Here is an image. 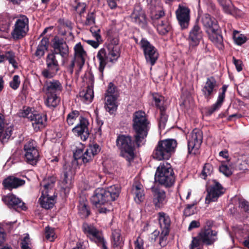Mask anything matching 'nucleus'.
<instances>
[{
    "label": "nucleus",
    "mask_w": 249,
    "mask_h": 249,
    "mask_svg": "<svg viewBox=\"0 0 249 249\" xmlns=\"http://www.w3.org/2000/svg\"><path fill=\"white\" fill-rule=\"evenodd\" d=\"M120 187L118 185H112L107 188L96 189L91 197V201L97 208L100 213H106L109 210L105 207H101L110 201H114L118 197Z\"/></svg>",
    "instance_id": "nucleus-1"
},
{
    "label": "nucleus",
    "mask_w": 249,
    "mask_h": 249,
    "mask_svg": "<svg viewBox=\"0 0 249 249\" xmlns=\"http://www.w3.org/2000/svg\"><path fill=\"white\" fill-rule=\"evenodd\" d=\"M121 48L118 39H113L106 48L101 49L96 57L99 62V71L101 78L103 76L104 69L108 63H115L120 56Z\"/></svg>",
    "instance_id": "nucleus-2"
},
{
    "label": "nucleus",
    "mask_w": 249,
    "mask_h": 249,
    "mask_svg": "<svg viewBox=\"0 0 249 249\" xmlns=\"http://www.w3.org/2000/svg\"><path fill=\"white\" fill-rule=\"evenodd\" d=\"M133 127L135 131L134 138L138 146L144 144L145 138L150 128V123L144 112L136 111L133 114Z\"/></svg>",
    "instance_id": "nucleus-3"
},
{
    "label": "nucleus",
    "mask_w": 249,
    "mask_h": 249,
    "mask_svg": "<svg viewBox=\"0 0 249 249\" xmlns=\"http://www.w3.org/2000/svg\"><path fill=\"white\" fill-rule=\"evenodd\" d=\"M202 24L210 40L219 49L223 47V36L217 20L208 14H204L201 17Z\"/></svg>",
    "instance_id": "nucleus-4"
},
{
    "label": "nucleus",
    "mask_w": 249,
    "mask_h": 249,
    "mask_svg": "<svg viewBox=\"0 0 249 249\" xmlns=\"http://www.w3.org/2000/svg\"><path fill=\"white\" fill-rule=\"evenodd\" d=\"M155 180L166 187H170L174 184L175 177L170 164L165 162L160 164L155 173Z\"/></svg>",
    "instance_id": "nucleus-5"
},
{
    "label": "nucleus",
    "mask_w": 249,
    "mask_h": 249,
    "mask_svg": "<svg viewBox=\"0 0 249 249\" xmlns=\"http://www.w3.org/2000/svg\"><path fill=\"white\" fill-rule=\"evenodd\" d=\"M177 143L174 139H166L158 142L153 153L154 159L161 160H168L174 152Z\"/></svg>",
    "instance_id": "nucleus-6"
},
{
    "label": "nucleus",
    "mask_w": 249,
    "mask_h": 249,
    "mask_svg": "<svg viewBox=\"0 0 249 249\" xmlns=\"http://www.w3.org/2000/svg\"><path fill=\"white\" fill-rule=\"evenodd\" d=\"M217 232L211 229H203L193 239L190 249H201L202 244L211 245L217 239Z\"/></svg>",
    "instance_id": "nucleus-7"
},
{
    "label": "nucleus",
    "mask_w": 249,
    "mask_h": 249,
    "mask_svg": "<svg viewBox=\"0 0 249 249\" xmlns=\"http://www.w3.org/2000/svg\"><path fill=\"white\" fill-rule=\"evenodd\" d=\"M116 146L121 151V155L130 161L134 158L133 143L129 136L121 135L116 139Z\"/></svg>",
    "instance_id": "nucleus-8"
},
{
    "label": "nucleus",
    "mask_w": 249,
    "mask_h": 249,
    "mask_svg": "<svg viewBox=\"0 0 249 249\" xmlns=\"http://www.w3.org/2000/svg\"><path fill=\"white\" fill-rule=\"evenodd\" d=\"M28 30V18L25 16H21L17 19L11 36L14 40L20 39L26 35Z\"/></svg>",
    "instance_id": "nucleus-9"
},
{
    "label": "nucleus",
    "mask_w": 249,
    "mask_h": 249,
    "mask_svg": "<svg viewBox=\"0 0 249 249\" xmlns=\"http://www.w3.org/2000/svg\"><path fill=\"white\" fill-rule=\"evenodd\" d=\"M24 152L25 161L32 165H36L39 158L36 142L33 140L28 141L24 146Z\"/></svg>",
    "instance_id": "nucleus-10"
},
{
    "label": "nucleus",
    "mask_w": 249,
    "mask_h": 249,
    "mask_svg": "<svg viewBox=\"0 0 249 249\" xmlns=\"http://www.w3.org/2000/svg\"><path fill=\"white\" fill-rule=\"evenodd\" d=\"M140 45L143 52L146 62L153 66L159 57V53L157 49L145 38L141 39Z\"/></svg>",
    "instance_id": "nucleus-11"
},
{
    "label": "nucleus",
    "mask_w": 249,
    "mask_h": 249,
    "mask_svg": "<svg viewBox=\"0 0 249 249\" xmlns=\"http://www.w3.org/2000/svg\"><path fill=\"white\" fill-rule=\"evenodd\" d=\"M83 231L91 240L95 242L101 249H108L107 242L103 237L102 233L94 226L84 224Z\"/></svg>",
    "instance_id": "nucleus-12"
},
{
    "label": "nucleus",
    "mask_w": 249,
    "mask_h": 249,
    "mask_svg": "<svg viewBox=\"0 0 249 249\" xmlns=\"http://www.w3.org/2000/svg\"><path fill=\"white\" fill-rule=\"evenodd\" d=\"M202 131L198 129H195L188 137V150L189 154H196L202 142Z\"/></svg>",
    "instance_id": "nucleus-13"
},
{
    "label": "nucleus",
    "mask_w": 249,
    "mask_h": 249,
    "mask_svg": "<svg viewBox=\"0 0 249 249\" xmlns=\"http://www.w3.org/2000/svg\"><path fill=\"white\" fill-rule=\"evenodd\" d=\"M205 202L209 204L211 202L217 201L218 198L224 193L225 190L219 182L216 180H213L208 187Z\"/></svg>",
    "instance_id": "nucleus-14"
},
{
    "label": "nucleus",
    "mask_w": 249,
    "mask_h": 249,
    "mask_svg": "<svg viewBox=\"0 0 249 249\" xmlns=\"http://www.w3.org/2000/svg\"><path fill=\"white\" fill-rule=\"evenodd\" d=\"M190 9L182 4H179L176 11L177 20L182 29H186L189 26L190 20Z\"/></svg>",
    "instance_id": "nucleus-15"
},
{
    "label": "nucleus",
    "mask_w": 249,
    "mask_h": 249,
    "mask_svg": "<svg viewBox=\"0 0 249 249\" xmlns=\"http://www.w3.org/2000/svg\"><path fill=\"white\" fill-rule=\"evenodd\" d=\"M89 122L86 118L80 116L79 123L72 128V131L75 135L80 137L82 140L85 141L89 136Z\"/></svg>",
    "instance_id": "nucleus-16"
},
{
    "label": "nucleus",
    "mask_w": 249,
    "mask_h": 249,
    "mask_svg": "<svg viewBox=\"0 0 249 249\" xmlns=\"http://www.w3.org/2000/svg\"><path fill=\"white\" fill-rule=\"evenodd\" d=\"M131 21L142 28H145L147 25V20L144 12L142 7L135 5L133 12L130 15Z\"/></svg>",
    "instance_id": "nucleus-17"
},
{
    "label": "nucleus",
    "mask_w": 249,
    "mask_h": 249,
    "mask_svg": "<svg viewBox=\"0 0 249 249\" xmlns=\"http://www.w3.org/2000/svg\"><path fill=\"white\" fill-rule=\"evenodd\" d=\"M153 202L156 208H162L167 202L168 199L165 192L159 188H152Z\"/></svg>",
    "instance_id": "nucleus-18"
},
{
    "label": "nucleus",
    "mask_w": 249,
    "mask_h": 249,
    "mask_svg": "<svg viewBox=\"0 0 249 249\" xmlns=\"http://www.w3.org/2000/svg\"><path fill=\"white\" fill-rule=\"evenodd\" d=\"M74 58L77 60V65L79 72L84 66L87 56L86 52L80 42L77 43L74 47Z\"/></svg>",
    "instance_id": "nucleus-19"
},
{
    "label": "nucleus",
    "mask_w": 249,
    "mask_h": 249,
    "mask_svg": "<svg viewBox=\"0 0 249 249\" xmlns=\"http://www.w3.org/2000/svg\"><path fill=\"white\" fill-rule=\"evenodd\" d=\"M53 48L55 54H60L62 58H66L69 55V47L62 39L55 37L53 39Z\"/></svg>",
    "instance_id": "nucleus-20"
},
{
    "label": "nucleus",
    "mask_w": 249,
    "mask_h": 249,
    "mask_svg": "<svg viewBox=\"0 0 249 249\" xmlns=\"http://www.w3.org/2000/svg\"><path fill=\"white\" fill-rule=\"evenodd\" d=\"M56 181V178L53 176L45 177L40 183L41 193L54 195Z\"/></svg>",
    "instance_id": "nucleus-21"
},
{
    "label": "nucleus",
    "mask_w": 249,
    "mask_h": 249,
    "mask_svg": "<svg viewBox=\"0 0 249 249\" xmlns=\"http://www.w3.org/2000/svg\"><path fill=\"white\" fill-rule=\"evenodd\" d=\"M203 32L200 27L195 24L191 29L188 37L189 45L192 47L197 46L202 39Z\"/></svg>",
    "instance_id": "nucleus-22"
},
{
    "label": "nucleus",
    "mask_w": 249,
    "mask_h": 249,
    "mask_svg": "<svg viewBox=\"0 0 249 249\" xmlns=\"http://www.w3.org/2000/svg\"><path fill=\"white\" fill-rule=\"evenodd\" d=\"M63 86L60 82L56 79L47 80L43 86L42 90L45 93L57 94L62 91Z\"/></svg>",
    "instance_id": "nucleus-23"
},
{
    "label": "nucleus",
    "mask_w": 249,
    "mask_h": 249,
    "mask_svg": "<svg viewBox=\"0 0 249 249\" xmlns=\"http://www.w3.org/2000/svg\"><path fill=\"white\" fill-rule=\"evenodd\" d=\"M216 83L213 77L207 79V81L202 87V92L205 98L210 100L213 94L216 92Z\"/></svg>",
    "instance_id": "nucleus-24"
},
{
    "label": "nucleus",
    "mask_w": 249,
    "mask_h": 249,
    "mask_svg": "<svg viewBox=\"0 0 249 249\" xmlns=\"http://www.w3.org/2000/svg\"><path fill=\"white\" fill-rule=\"evenodd\" d=\"M218 1L225 13L235 17H240L242 16L243 12L239 9L235 8L231 0H218Z\"/></svg>",
    "instance_id": "nucleus-25"
},
{
    "label": "nucleus",
    "mask_w": 249,
    "mask_h": 249,
    "mask_svg": "<svg viewBox=\"0 0 249 249\" xmlns=\"http://www.w3.org/2000/svg\"><path fill=\"white\" fill-rule=\"evenodd\" d=\"M4 203L10 208L14 209L21 208L24 210L25 206L24 203L18 197L13 194H8L2 197Z\"/></svg>",
    "instance_id": "nucleus-26"
},
{
    "label": "nucleus",
    "mask_w": 249,
    "mask_h": 249,
    "mask_svg": "<svg viewBox=\"0 0 249 249\" xmlns=\"http://www.w3.org/2000/svg\"><path fill=\"white\" fill-rule=\"evenodd\" d=\"M158 220L162 235H167L169 231L171 220L169 215L164 212H160L158 214Z\"/></svg>",
    "instance_id": "nucleus-27"
},
{
    "label": "nucleus",
    "mask_w": 249,
    "mask_h": 249,
    "mask_svg": "<svg viewBox=\"0 0 249 249\" xmlns=\"http://www.w3.org/2000/svg\"><path fill=\"white\" fill-rule=\"evenodd\" d=\"M131 194L135 201L140 203L144 199V190L143 186L139 182L136 181L132 186Z\"/></svg>",
    "instance_id": "nucleus-28"
},
{
    "label": "nucleus",
    "mask_w": 249,
    "mask_h": 249,
    "mask_svg": "<svg viewBox=\"0 0 249 249\" xmlns=\"http://www.w3.org/2000/svg\"><path fill=\"white\" fill-rule=\"evenodd\" d=\"M25 181L14 176H9L2 182L3 186L7 189L17 188L24 185Z\"/></svg>",
    "instance_id": "nucleus-29"
},
{
    "label": "nucleus",
    "mask_w": 249,
    "mask_h": 249,
    "mask_svg": "<svg viewBox=\"0 0 249 249\" xmlns=\"http://www.w3.org/2000/svg\"><path fill=\"white\" fill-rule=\"evenodd\" d=\"M124 239L119 229L112 230L111 237V246L113 249H123Z\"/></svg>",
    "instance_id": "nucleus-30"
},
{
    "label": "nucleus",
    "mask_w": 249,
    "mask_h": 249,
    "mask_svg": "<svg viewBox=\"0 0 249 249\" xmlns=\"http://www.w3.org/2000/svg\"><path fill=\"white\" fill-rule=\"evenodd\" d=\"M13 131L11 125L7 126L3 122V115L0 113V140L4 142L10 138Z\"/></svg>",
    "instance_id": "nucleus-31"
},
{
    "label": "nucleus",
    "mask_w": 249,
    "mask_h": 249,
    "mask_svg": "<svg viewBox=\"0 0 249 249\" xmlns=\"http://www.w3.org/2000/svg\"><path fill=\"white\" fill-rule=\"evenodd\" d=\"M100 148L98 144L93 143L90 144L83 154L82 161L83 163H87L92 160L94 156L100 151Z\"/></svg>",
    "instance_id": "nucleus-32"
},
{
    "label": "nucleus",
    "mask_w": 249,
    "mask_h": 249,
    "mask_svg": "<svg viewBox=\"0 0 249 249\" xmlns=\"http://www.w3.org/2000/svg\"><path fill=\"white\" fill-rule=\"evenodd\" d=\"M54 195L41 193L39 199L41 206L45 209H50L53 207L55 203Z\"/></svg>",
    "instance_id": "nucleus-33"
},
{
    "label": "nucleus",
    "mask_w": 249,
    "mask_h": 249,
    "mask_svg": "<svg viewBox=\"0 0 249 249\" xmlns=\"http://www.w3.org/2000/svg\"><path fill=\"white\" fill-rule=\"evenodd\" d=\"M33 118V120L31 121L32 122V125L36 131L45 127L47 121L46 115L35 114Z\"/></svg>",
    "instance_id": "nucleus-34"
},
{
    "label": "nucleus",
    "mask_w": 249,
    "mask_h": 249,
    "mask_svg": "<svg viewBox=\"0 0 249 249\" xmlns=\"http://www.w3.org/2000/svg\"><path fill=\"white\" fill-rule=\"evenodd\" d=\"M79 97L81 100L85 104L91 102L94 97V92L92 85L88 86L85 89L79 92Z\"/></svg>",
    "instance_id": "nucleus-35"
},
{
    "label": "nucleus",
    "mask_w": 249,
    "mask_h": 249,
    "mask_svg": "<svg viewBox=\"0 0 249 249\" xmlns=\"http://www.w3.org/2000/svg\"><path fill=\"white\" fill-rule=\"evenodd\" d=\"M154 24L157 26V31L161 35L166 34L171 29L170 23L167 19L155 20Z\"/></svg>",
    "instance_id": "nucleus-36"
},
{
    "label": "nucleus",
    "mask_w": 249,
    "mask_h": 249,
    "mask_svg": "<svg viewBox=\"0 0 249 249\" xmlns=\"http://www.w3.org/2000/svg\"><path fill=\"white\" fill-rule=\"evenodd\" d=\"M227 86L226 85H224L222 87V92H220L217 100L215 104H214L209 109V112L210 113L212 114L214 111L218 109L222 105V103L224 102L225 97V92L227 90Z\"/></svg>",
    "instance_id": "nucleus-37"
},
{
    "label": "nucleus",
    "mask_w": 249,
    "mask_h": 249,
    "mask_svg": "<svg viewBox=\"0 0 249 249\" xmlns=\"http://www.w3.org/2000/svg\"><path fill=\"white\" fill-rule=\"evenodd\" d=\"M105 107L106 110L110 114L114 113L117 109L116 100L117 97L115 95H106Z\"/></svg>",
    "instance_id": "nucleus-38"
},
{
    "label": "nucleus",
    "mask_w": 249,
    "mask_h": 249,
    "mask_svg": "<svg viewBox=\"0 0 249 249\" xmlns=\"http://www.w3.org/2000/svg\"><path fill=\"white\" fill-rule=\"evenodd\" d=\"M59 70V67L46 65V68L42 71L41 74L45 78H52L57 74Z\"/></svg>",
    "instance_id": "nucleus-39"
},
{
    "label": "nucleus",
    "mask_w": 249,
    "mask_h": 249,
    "mask_svg": "<svg viewBox=\"0 0 249 249\" xmlns=\"http://www.w3.org/2000/svg\"><path fill=\"white\" fill-rule=\"evenodd\" d=\"M48 44L49 39L47 37H43L38 45L35 55L38 58L43 56L45 51L47 50Z\"/></svg>",
    "instance_id": "nucleus-40"
},
{
    "label": "nucleus",
    "mask_w": 249,
    "mask_h": 249,
    "mask_svg": "<svg viewBox=\"0 0 249 249\" xmlns=\"http://www.w3.org/2000/svg\"><path fill=\"white\" fill-rule=\"evenodd\" d=\"M47 98L45 101V105L49 107H54L59 103V99L57 94L45 93Z\"/></svg>",
    "instance_id": "nucleus-41"
},
{
    "label": "nucleus",
    "mask_w": 249,
    "mask_h": 249,
    "mask_svg": "<svg viewBox=\"0 0 249 249\" xmlns=\"http://www.w3.org/2000/svg\"><path fill=\"white\" fill-rule=\"evenodd\" d=\"M5 59L7 60L14 68L17 67V63L15 59V54L13 52L8 51L5 53L4 55H0V63L3 62Z\"/></svg>",
    "instance_id": "nucleus-42"
},
{
    "label": "nucleus",
    "mask_w": 249,
    "mask_h": 249,
    "mask_svg": "<svg viewBox=\"0 0 249 249\" xmlns=\"http://www.w3.org/2000/svg\"><path fill=\"white\" fill-rule=\"evenodd\" d=\"M165 107H160V116L159 123V126L160 129H164L166 123L167 121L168 116L165 113Z\"/></svg>",
    "instance_id": "nucleus-43"
},
{
    "label": "nucleus",
    "mask_w": 249,
    "mask_h": 249,
    "mask_svg": "<svg viewBox=\"0 0 249 249\" xmlns=\"http://www.w3.org/2000/svg\"><path fill=\"white\" fill-rule=\"evenodd\" d=\"M79 116V112L77 110H72L70 112L67 117V122L69 125H73L77 118Z\"/></svg>",
    "instance_id": "nucleus-44"
},
{
    "label": "nucleus",
    "mask_w": 249,
    "mask_h": 249,
    "mask_svg": "<svg viewBox=\"0 0 249 249\" xmlns=\"http://www.w3.org/2000/svg\"><path fill=\"white\" fill-rule=\"evenodd\" d=\"M64 178L62 182V187L65 190L69 189L71 187L72 183V175L68 173H64Z\"/></svg>",
    "instance_id": "nucleus-45"
},
{
    "label": "nucleus",
    "mask_w": 249,
    "mask_h": 249,
    "mask_svg": "<svg viewBox=\"0 0 249 249\" xmlns=\"http://www.w3.org/2000/svg\"><path fill=\"white\" fill-rule=\"evenodd\" d=\"M46 64L56 67H59L58 61L56 58V54L54 53H49L46 57Z\"/></svg>",
    "instance_id": "nucleus-46"
},
{
    "label": "nucleus",
    "mask_w": 249,
    "mask_h": 249,
    "mask_svg": "<svg viewBox=\"0 0 249 249\" xmlns=\"http://www.w3.org/2000/svg\"><path fill=\"white\" fill-rule=\"evenodd\" d=\"M213 171V167L210 163H206L204 166L203 170L201 173V177L202 178L205 179L206 178L211 175Z\"/></svg>",
    "instance_id": "nucleus-47"
},
{
    "label": "nucleus",
    "mask_w": 249,
    "mask_h": 249,
    "mask_svg": "<svg viewBox=\"0 0 249 249\" xmlns=\"http://www.w3.org/2000/svg\"><path fill=\"white\" fill-rule=\"evenodd\" d=\"M9 27V22L2 16L0 15V31L3 32H7Z\"/></svg>",
    "instance_id": "nucleus-48"
},
{
    "label": "nucleus",
    "mask_w": 249,
    "mask_h": 249,
    "mask_svg": "<svg viewBox=\"0 0 249 249\" xmlns=\"http://www.w3.org/2000/svg\"><path fill=\"white\" fill-rule=\"evenodd\" d=\"M79 213L82 217H87L89 214V212L87 205L84 202H80L78 206Z\"/></svg>",
    "instance_id": "nucleus-49"
},
{
    "label": "nucleus",
    "mask_w": 249,
    "mask_h": 249,
    "mask_svg": "<svg viewBox=\"0 0 249 249\" xmlns=\"http://www.w3.org/2000/svg\"><path fill=\"white\" fill-rule=\"evenodd\" d=\"M45 237L50 241H53L55 238V234L53 228H51L49 227L45 228Z\"/></svg>",
    "instance_id": "nucleus-50"
},
{
    "label": "nucleus",
    "mask_w": 249,
    "mask_h": 249,
    "mask_svg": "<svg viewBox=\"0 0 249 249\" xmlns=\"http://www.w3.org/2000/svg\"><path fill=\"white\" fill-rule=\"evenodd\" d=\"M233 38L235 43L238 45L243 44L247 40V38L244 35L240 34L238 32L234 33Z\"/></svg>",
    "instance_id": "nucleus-51"
},
{
    "label": "nucleus",
    "mask_w": 249,
    "mask_h": 249,
    "mask_svg": "<svg viewBox=\"0 0 249 249\" xmlns=\"http://www.w3.org/2000/svg\"><path fill=\"white\" fill-rule=\"evenodd\" d=\"M219 170L226 177L230 176L232 173L231 169L225 164H222L219 167Z\"/></svg>",
    "instance_id": "nucleus-52"
},
{
    "label": "nucleus",
    "mask_w": 249,
    "mask_h": 249,
    "mask_svg": "<svg viewBox=\"0 0 249 249\" xmlns=\"http://www.w3.org/2000/svg\"><path fill=\"white\" fill-rule=\"evenodd\" d=\"M106 94L110 96L115 95L116 97H118L116 88L113 83H109L108 84Z\"/></svg>",
    "instance_id": "nucleus-53"
},
{
    "label": "nucleus",
    "mask_w": 249,
    "mask_h": 249,
    "mask_svg": "<svg viewBox=\"0 0 249 249\" xmlns=\"http://www.w3.org/2000/svg\"><path fill=\"white\" fill-rule=\"evenodd\" d=\"M153 98L156 107H159L160 110V107H164L162 106V102L163 100L162 96L155 93L153 95Z\"/></svg>",
    "instance_id": "nucleus-54"
},
{
    "label": "nucleus",
    "mask_w": 249,
    "mask_h": 249,
    "mask_svg": "<svg viewBox=\"0 0 249 249\" xmlns=\"http://www.w3.org/2000/svg\"><path fill=\"white\" fill-rule=\"evenodd\" d=\"M20 83L19 77L16 75L14 76L13 80L10 82V85L13 89H16L18 88Z\"/></svg>",
    "instance_id": "nucleus-55"
},
{
    "label": "nucleus",
    "mask_w": 249,
    "mask_h": 249,
    "mask_svg": "<svg viewBox=\"0 0 249 249\" xmlns=\"http://www.w3.org/2000/svg\"><path fill=\"white\" fill-rule=\"evenodd\" d=\"M195 213L194 204H188L184 210V214L186 216H190Z\"/></svg>",
    "instance_id": "nucleus-56"
},
{
    "label": "nucleus",
    "mask_w": 249,
    "mask_h": 249,
    "mask_svg": "<svg viewBox=\"0 0 249 249\" xmlns=\"http://www.w3.org/2000/svg\"><path fill=\"white\" fill-rule=\"evenodd\" d=\"M135 249H145L144 248V242L143 239L139 236L134 242Z\"/></svg>",
    "instance_id": "nucleus-57"
},
{
    "label": "nucleus",
    "mask_w": 249,
    "mask_h": 249,
    "mask_svg": "<svg viewBox=\"0 0 249 249\" xmlns=\"http://www.w3.org/2000/svg\"><path fill=\"white\" fill-rule=\"evenodd\" d=\"M34 114V113L31 112V108L27 107L23 109L21 115L23 117L27 118L31 120H33Z\"/></svg>",
    "instance_id": "nucleus-58"
},
{
    "label": "nucleus",
    "mask_w": 249,
    "mask_h": 249,
    "mask_svg": "<svg viewBox=\"0 0 249 249\" xmlns=\"http://www.w3.org/2000/svg\"><path fill=\"white\" fill-rule=\"evenodd\" d=\"M31 243L29 236L28 234L25 235L23 239L21 241V248L22 249H28L30 247L29 245Z\"/></svg>",
    "instance_id": "nucleus-59"
},
{
    "label": "nucleus",
    "mask_w": 249,
    "mask_h": 249,
    "mask_svg": "<svg viewBox=\"0 0 249 249\" xmlns=\"http://www.w3.org/2000/svg\"><path fill=\"white\" fill-rule=\"evenodd\" d=\"M95 23V16L93 13H90L88 14L85 24L87 25H91Z\"/></svg>",
    "instance_id": "nucleus-60"
},
{
    "label": "nucleus",
    "mask_w": 249,
    "mask_h": 249,
    "mask_svg": "<svg viewBox=\"0 0 249 249\" xmlns=\"http://www.w3.org/2000/svg\"><path fill=\"white\" fill-rule=\"evenodd\" d=\"M239 207L246 212L249 211V202L244 199L239 200Z\"/></svg>",
    "instance_id": "nucleus-61"
},
{
    "label": "nucleus",
    "mask_w": 249,
    "mask_h": 249,
    "mask_svg": "<svg viewBox=\"0 0 249 249\" xmlns=\"http://www.w3.org/2000/svg\"><path fill=\"white\" fill-rule=\"evenodd\" d=\"M92 36L95 38L96 40H101V37L99 34L100 30L96 27H91L90 29Z\"/></svg>",
    "instance_id": "nucleus-62"
},
{
    "label": "nucleus",
    "mask_w": 249,
    "mask_h": 249,
    "mask_svg": "<svg viewBox=\"0 0 249 249\" xmlns=\"http://www.w3.org/2000/svg\"><path fill=\"white\" fill-rule=\"evenodd\" d=\"M75 66L77 67V60H76L75 59L73 58L70 62V63L67 66V70L71 74L73 73V69Z\"/></svg>",
    "instance_id": "nucleus-63"
},
{
    "label": "nucleus",
    "mask_w": 249,
    "mask_h": 249,
    "mask_svg": "<svg viewBox=\"0 0 249 249\" xmlns=\"http://www.w3.org/2000/svg\"><path fill=\"white\" fill-rule=\"evenodd\" d=\"M84 153H83V151L81 148L77 149L75 150V151L73 153V157L74 159L76 160H82L83 155Z\"/></svg>",
    "instance_id": "nucleus-64"
}]
</instances>
